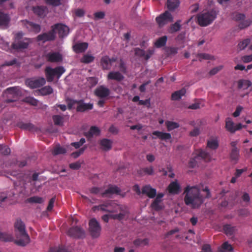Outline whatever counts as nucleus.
<instances>
[{
	"label": "nucleus",
	"mask_w": 252,
	"mask_h": 252,
	"mask_svg": "<svg viewBox=\"0 0 252 252\" xmlns=\"http://www.w3.org/2000/svg\"><path fill=\"white\" fill-rule=\"evenodd\" d=\"M202 190L206 192L205 196L201 193L199 186H187L183 193L185 195L184 200L186 205L192 209L199 208L203 203L205 199L210 198L211 196L208 187H206Z\"/></svg>",
	"instance_id": "f257e3e1"
},
{
	"label": "nucleus",
	"mask_w": 252,
	"mask_h": 252,
	"mask_svg": "<svg viewBox=\"0 0 252 252\" xmlns=\"http://www.w3.org/2000/svg\"><path fill=\"white\" fill-rule=\"evenodd\" d=\"M15 232L17 240L14 243L18 246H25L30 242V238L26 231V226L21 219H17L14 223Z\"/></svg>",
	"instance_id": "f03ea898"
},
{
	"label": "nucleus",
	"mask_w": 252,
	"mask_h": 252,
	"mask_svg": "<svg viewBox=\"0 0 252 252\" xmlns=\"http://www.w3.org/2000/svg\"><path fill=\"white\" fill-rule=\"evenodd\" d=\"M217 15L218 12L214 9L204 10L197 15L198 24L201 27H206L213 23Z\"/></svg>",
	"instance_id": "7ed1b4c3"
},
{
	"label": "nucleus",
	"mask_w": 252,
	"mask_h": 252,
	"mask_svg": "<svg viewBox=\"0 0 252 252\" xmlns=\"http://www.w3.org/2000/svg\"><path fill=\"white\" fill-rule=\"evenodd\" d=\"M23 36L24 33L22 32H19L15 33L14 41L11 44V48L13 49L20 51L28 48L32 41L30 38H23Z\"/></svg>",
	"instance_id": "20e7f679"
},
{
	"label": "nucleus",
	"mask_w": 252,
	"mask_h": 252,
	"mask_svg": "<svg viewBox=\"0 0 252 252\" xmlns=\"http://www.w3.org/2000/svg\"><path fill=\"white\" fill-rule=\"evenodd\" d=\"M195 156L190 158L189 161V167H195L199 160L201 159H203L206 162H209L212 160L210 154L202 149L195 151Z\"/></svg>",
	"instance_id": "39448f33"
},
{
	"label": "nucleus",
	"mask_w": 252,
	"mask_h": 252,
	"mask_svg": "<svg viewBox=\"0 0 252 252\" xmlns=\"http://www.w3.org/2000/svg\"><path fill=\"white\" fill-rule=\"evenodd\" d=\"M89 231L93 238H97L100 235L101 226L96 219L93 218L89 220Z\"/></svg>",
	"instance_id": "423d86ee"
},
{
	"label": "nucleus",
	"mask_w": 252,
	"mask_h": 252,
	"mask_svg": "<svg viewBox=\"0 0 252 252\" xmlns=\"http://www.w3.org/2000/svg\"><path fill=\"white\" fill-rule=\"evenodd\" d=\"M51 28H53L55 34L56 32H58L60 38H63L66 36L69 32V28L61 23L56 24L53 25Z\"/></svg>",
	"instance_id": "0eeeda50"
},
{
	"label": "nucleus",
	"mask_w": 252,
	"mask_h": 252,
	"mask_svg": "<svg viewBox=\"0 0 252 252\" xmlns=\"http://www.w3.org/2000/svg\"><path fill=\"white\" fill-rule=\"evenodd\" d=\"M156 20L158 26L162 27L168 22H173V18L170 12L166 11L159 16H158Z\"/></svg>",
	"instance_id": "6e6552de"
},
{
	"label": "nucleus",
	"mask_w": 252,
	"mask_h": 252,
	"mask_svg": "<svg viewBox=\"0 0 252 252\" xmlns=\"http://www.w3.org/2000/svg\"><path fill=\"white\" fill-rule=\"evenodd\" d=\"M67 235L72 238L83 239L85 237V231L80 227L73 226L67 231Z\"/></svg>",
	"instance_id": "1a4fd4ad"
},
{
	"label": "nucleus",
	"mask_w": 252,
	"mask_h": 252,
	"mask_svg": "<svg viewBox=\"0 0 252 252\" xmlns=\"http://www.w3.org/2000/svg\"><path fill=\"white\" fill-rule=\"evenodd\" d=\"M26 84L31 89L39 88L43 86L46 81L43 77H39L38 78H29L26 80Z\"/></svg>",
	"instance_id": "9d476101"
},
{
	"label": "nucleus",
	"mask_w": 252,
	"mask_h": 252,
	"mask_svg": "<svg viewBox=\"0 0 252 252\" xmlns=\"http://www.w3.org/2000/svg\"><path fill=\"white\" fill-rule=\"evenodd\" d=\"M73 103L77 104L76 111L79 112H84L87 111L91 110L93 108V104L91 103H85L82 99L73 100Z\"/></svg>",
	"instance_id": "9b49d317"
},
{
	"label": "nucleus",
	"mask_w": 252,
	"mask_h": 252,
	"mask_svg": "<svg viewBox=\"0 0 252 252\" xmlns=\"http://www.w3.org/2000/svg\"><path fill=\"white\" fill-rule=\"evenodd\" d=\"M55 38L56 35L53 28H51V30L49 32L40 34L37 37V39L38 41H41L43 42L49 41H53L55 40Z\"/></svg>",
	"instance_id": "f8f14e48"
},
{
	"label": "nucleus",
	"mask_w": 252,
	"mask_h": 252,
	"mask_svg": "<svg viewBox=\"0 0 252 252\" xmlns=\"http://www.w3.org/2000/svg\"><path fill=\"white\" fill-rule=\"evenodd\" d=\"M116 61V58H110L108 56H105L101 59L100 64L103 70H109L111 69L112 64Z\"/></svg>",
	"instance_id": "ddd939ff"
},
{
	"label": "nucleus",
	"mask_w": 252,
	"mask_h": 252,
	"mask_svg": "<svg viewBox=\"0 0 252 252\" xmlns=\"http://www.w3.org/2000/svg\"><path fill=\"white\" fill-rule=\"evenodd\" d=\"M135 55L140 58H143L146 61L148 60L154 54L153 50H148L145 52L144 50L139 48L134 49Z\"/></svg>",
	"instance_id": "4468645a"
},
{
	"label": "nucleus",
	"mask_w": 252,
	"mask_h": 252,
	"mask_svg": "<svg viewBox=\"0 0 252 252\" xmlns=\"http://www.w3.org/2000/svg\"><path fill=\"white\" fill-rule=\"evenodd\" d=\"M45 57L46 60L51 63H59L63 60L62 55L59 52H49Z\"/></svg>",
	"instance_id": "2eb2a0df"
},
{
	"label": "nucleus",
	"mask_w": 252,
	"mask_h": 252,
	"mask_svg": "<svg viewBox=\"0 0 252 252\" xmlns=\"http://www.w3.org/2000/svg\"><path fill=\"white\" fill-rule=\"evenodd\" d=\"M94 94L96 96H98L100 98H103L107 97L110 94V90L105 87V86L101 85L98 87L94 91Z\"/></svg>",
	"instance_id": "dca6fc26"
},
{
	"label": "nucleus",
	"mask_w": 252,
	"mask_h": 252,
	"mask_svg": "<svg viewBox=\"0 0 252 252\" xmlns=\"http://www.w3.org/2000/svg\"><path fill=\"white\" fill-rule=\"evenodd\" d=\"M121 192V189L117 186H111L105 190L102 189L101 192V197H109L111 195L114 194H119Z\"/></svg>",
	"instance_id": "f3484780"
},
{
	"label": "nucleus",
	"mask_w": 252,
	"mask_h": 252,
	"mask_svg": "<svg viewBox=\"0 0 252 252\" xmlns=\"http://www.w3.org/2000/svg\"><path fill=\"white\" fill-rule=\"evenodd\" d=\"M141 192L147 195L149 198H153L156 195L157 190L155 189L152 188L150 185H147L142 187Z\"/></svg>",
	"instance_id": "a211bd4d"
},
{
	"label": "nucleus",
	"mask_w": 252,
	"mask_h": 252,
	"mask_svg": "<svg viewBox=\"0 0 252 252\" xmlns=\"http://www.w3.org/2000/svg\"><path fill=\"white\" fill-rule=\"evenodd\" d=\"M16 126L25 130L34 131L37 130V127L31 123H25L22 121H19L17 123Z\"/></svg>",
	"instance_id": "6ab92c4d"
},
{
	"label": "nucleus",
	"mask_w": 252,
	"mask_h": 252,
	"mask_svg": "<svg viewBox=\"0 0 252 252\" xmlns=\"http://www.w3.org/2000/svg\"><path fill=\"white\" fill-rule=\"evenodd\" d=\"M10 18L8 14L0 11V27L6 29L8 27Z\"/></svg>",
	"instance_id": "aec40b11"
},
{
	"label": "nucleus",
	"mask_w": 252,
	"mask_h": 252,
	"mask_svg": "<svg viewBox=\"0 0 252 252\" xmlns=\"http://www.w3.org/2000/svg\"><path fill=\"white\" fill-rule=\"evenodd\" d=\"M124 78L123 75L119 71H111L107 75L108 80H115L118 82L122 81Z\"/></svg>",
	"instance_id": "412c9836"
},
{
	"label": "nucleus",
	"mask_w": 252,
	"mask_h": 252,
	"mask_svg": "<svg viewBox=\"0 0 252 252\" xmlns=\"http://www.w3.org/2000/svg\"><path fill=\"white\" fill-rule=\"evenodd\" d=\"M180 189V186L177 181L171 182L167 188L168 192L171 194H178Z\"/></svg>",
	"instance_id": "4be33fe9"
},
{
	"label": "nucleus",
	"mask_w": 252,
	"mask_h": 252,
	"mask_svg": "<svg viewBox=\"0 0 252 252\" xmlns=\"http://www.w3.org/2000/svg\"><path fill=\"white\" fill-rule=\"evenodd\" d=\"M26 28L29 31L38 33L41 30L40 26L39 24L32 22L27 21L25 24Z\"/></svg>",
	"instance_id": "5701e85b"
},
{
	"label": "nucleus",
	"mask_w": 252,
	"mask_h": 252,
	"mask_svg": "<svg viewBox=\"0 0 252 252\" xmlns=\"http://www.w3.org/2000/svg\"><path fill=\"white\" fill-rule=\"evenodd\" d=\"M100 133L99 128L96 126H92L89 130L86 132L85 135L88 138H91L94 136H98Z\"/></svg>",
	"instance_id": "b1692460"
},
{
	"label": "nucleus",
	"mask_w": 252,
	"mask_h": 252,
	"mask_svg": "<svg viewBox=\"0 0 252 252\" xmlns=\"http://www.w3.org/2000/svg\"><path fill=\"white\" fill-rule=\"evenodd\" d=\"M88 44L86 42L76 43L73 46V50L76 53H83L88 48Z\"/></svg>",
	"instance_id": "393cba45"
},
{
	"label": "nucleus",
	"mask_w": 252,
	"mask_h": 252,
	"mask_svg": "<svg viewBox=\"0 0 252 252\" xmlns=\"http://www.w3.org/2000/svg\"><path fill=\"white\" fill-rule=\"evenodd\" d=\"M112 141L108 139L103 138L100 141V145L104 151H109L112 148Z\"/></svg>",
	"instance_id": "a878e982"
},
{
	"label": "nucleus",
	"mask_w": 252,
	"mask_h": 252,
	"mask_svg": "<svg viewBox=\"0 0 252 252\" xmlns=\"http://www.w3.org/2000/svg\"><path fill=\"white\" fill-rule=\"evenodd\" d=\"M152 134L157 136L161 140H166L171 138V135L169 133L163 132L159 131H154Z\"/></svg>",
	"instance_id": "bb28decb"
},
{
	"label": "nucleus",
	"mask_w": 252,
	"mask_h": 252,
	"mask_svg": "<svg viewBox=\"0 0 252 252\" xmlns=\"http://www.w3.org/2000/svg\"><path fill=\"white\" fill-rule=\"evenodd\" d=\"M186 93V90L185 88L175 91L171 95V99L172 100H178L185 94Z\"/></svg>",
	"instance_id": "cd10ccee"
},
{
	"label": "nucleus",
	"mask_w": 252,
	"mask_h": 252,
	"mask_svg": "<svg viewBox=\"0 0 252 252\" xmlns=\"http://www.w3.org/2000/svg\"><path fill=\"white\" fill-rule=\"evenodd\" d=\"M33 12L40 18L46 16V8L43 6H36L33 8Z\"/></svg>",
	"instance_id": "c85d7f7f"
},
{
	"label": "nucleus",
	"mask_w": 252,
	"mask_h": 252,
	"mask_svg": "<svg viewBox=\"0 0 252 252\" xmlns=\"http://www.w3.org/2000/svg\"><path fill=\"white\" fill-rule=\"evenodd\" d=\"M251 85V82L248 80H240L238 82V88L239 89L248 90Z\"/></svg>",
	"instance_id": "c756f323"
},
{
	"label": "nucleus",
	"mask_w": 252,
	"mask_h": 252,
	"mask_svg": "<svg viewBox=\"0 0 252 252\" xmlns=\"http://www.w3.org/2000/svg\"><path fill=\"white\" fill-rule=\"evenodd\" d=\"M14 240V238L11 234L2 232L0 231V241L2 242H12Z\"/></svg>",
	"instance_id": "7c9ffc66"
},
{
	"label": "nucleus",
	"mask_w": 252,
	"mask_h": 252,
	"mask_svg": "<svg viewBox=\"0 0 252 252\" xmlns=\"http://www.w3.org/2000/svg\"><path fill=\"white\" fill-rule=\"evenodd\" d=\"M235 126L232 119L227 118L225 120V128L231 133L235 132Z\"/></svg>",
	"instance_id": "2f4dec72"
},
{
	"label": "nucleus",
	"mask_w": 252,
	"mask_h": 252,
	"mask_svg": "<svg viewBox=\"0 0 252 252\" xmlns=\"http://www.w3.org/2000/svg\"><path fill=\"white\" fill-rule=\"evenodd\" d=\"M45 74L48 82H52L54 79L53 68L50 66H47L45 69Z\"/></svg>",
	"instance_id": "473e14b6"
},
{
	"label": "nucleus",
	"mask_w": 252,
	"mask_h": 252,
	"mask_svg": "<svg viewBox=\"0 0 252 252\" xmlns=\"http://www.w3.org/2000/svg\"><path fill=\"white\" fill-rule=\"evenodd\" d=\"M219 145V141L217 138H212L207 141V147L209 149L216 150Z\"/></svg>",
	"instance_id": "72a5a7b5"
},
{
	"label": "nucleus",
	"mask_w": 252,
	"mask_h": 252,
	"mask_svg": "<svg viewBox=\"0 0 252 252\" xmlns=\"http://www.w3.org/2000/svg\"><path fill=\"white\" fill-rule=\"evenodd\" d=\"M154 169L152 166L143 168L138 171V173L141 176L144 175H152L154 174Z\"/></svg>",
	"instance_id": "f704fd0d"
},
{
	"label": "nucleus",
	"mask_w": 252,
	"mask_h": 252,
	"mask_svg": "<svg viewBox=\"0 0 252 252\" xmlns=\"http://www.w3.org/2000/svg\"><path fill=\"white\" fill-rule=\"evenodd\" d=\"M181 22V20H178L174 24L171 25L168 30L169 32L170 33H173L179 31L181 28V25H180Z\"/></svg>",
	"instance_id": "c9c22d12"
},
{
	"label": "nucleus",
	"mask_w": 252,
	"mask_h": 252,
	"mask_svg": "<svg viewBox=\"0 0 252 252\" xmlns=\"http://www.w3.org/2000/svg\"><path fill=\"white\" fill-rule=\"evenodd\" d=\"M38 91L42 95H47L53 93V89L50 86H46L41 88Z\"/></svg>",
	"instance_id": "e433bc0d"
},
{
	"label": "nucleus",
	"mask_w": 252,
	"mask_h": 252,
	"mask_svg": "<svg viewBox=\"0 0 252 252\" xmlns=\"http://www.w3.org/2000/svg\"><path fill=\"white\" fill-rule=\"evenodd\" d=\"M52 119L54 125L56 126H62L63 125V117L59 115H55L52 116Z\"/></svg>",
	"instance_id": "4c0bfd02"
},
{
	"label": "nucleus",
	"mask_w": 252,
	"mask_h": 252,
	"mask_svg": "<svg viewBox=\"0 0 252 252\" xmlns=\"http://www.w3.org/2000/svg\"><path fill=\"white\" fill-rule=\"evenodd\" d=\"M180 4L178 0H167V5L170 10H173L177 8Z\"/></svg>",
	"instance_id": "58836bf2"
},
{
	"label": "nucleus",
	"mask_w": 252,
	"mask_h": 252,
	"mask_svg": "<svg viewBox=\"0 0 252 252\" xmlns=\"http://www.w3.org/2000/svg\"><path fill=\"white\" fill-rule=\"evenodd\" d=\"M167 40V37L166 35L159 37L157 39L155 43V45L157 48H160L165 45Z\"/></svg>",
	"instance_id": "ea45409f"
},
{
	"label": "nucleus",
	"mask_w": 252,
	"mask_h": 252,
	"mask_svg": "<svg viewBox=\"0 0 252 252\" xmlns=\"http://www.w3.org/2000/svg\"><path fill=\"white\" fill-rule=\"evenodd\" d=\"M223 230L227 236H232L235 230V227L230 224H225L223 226Z\"/></svg>",
	"instance_id": "a19ab883"
},
{
	"label": "nucleus",
	"mask_w": 252,
	"mask_h": 252,
	"mask_svg": "<svg viewBox=\"0 0 252 252\" xmlns=\"http://www.w3.org/2000/svg\"><path fill=\"white\" fill-rule=\"evenodd\" d=\"M239 158V150L238 148L232 149L230 153V158L235 163L237 162Z\"/></svg>",
	"instance_id": "79ce46f5"
},
{
	"label": "nucleus",
	"mask_w": 252,
	"mask_h": 252,
	"mask_svg": "<svg viewBox=\"0 0 252 252\" xmlns=\"http://www.w3.org/2000/svg\"><path fill=\"white\" fill-rule=\"evenodd\" d=\"M54 77L57 76L59 78L61 75L65 72V69L63 66H59L53 68Z\"/></svg>",
	"instance_id": "37998d69"
},
{
	"label": "nucleus",
	"mask_w": 252,
	"mask_h": 252,
	"mask_svg": "<svg viewBox=\"0 0 252 252\" xmlns=\"http://www.w3.org/2000/svg\"><path fill=\"white\" fill-rule=\"evenodd\" d=\"M233 250L232 246L229 244L227 242H225L222 245L219 252H232Z\"/></svg>",
	"instance_id": "c03bdc74"
},
{
	"label": "nucleus",
	"mask_w": 252,
	"mask_h": 252,
	"mask_svg": "<svg viewBox=\"0 0 252 252\" xmlns=\"http://www.w3.org/2000/svg\"><path fill=\"white\" fill-rule=\"evenodd\" d=\"M109 205H110V203L107 202L103 204L94 206V210L97 209L98 210H100L104 212H112V211L107 209V208H108Z\"/></svg>",
	"instance_id": "a18cd8bd"
},
{
	"label": "nucleus",
	"mask_w": 252,
	"mask_h": 252,
	"mask_svg": "<svg viewBox=\"0 0 252 252\" xmlns=\"http://www.w3.org/2000/svg\"><path fill=\"white\" fill-rule=\"evenodd\" d=\"M94 57L91 55L85 54L81 59V63H89L94 61Z\"/></svg>",
	"instance_id": "49530a36"
},
{
	"label": "nucleus",
	"mask_w": 252,
	"mask_h": 252,
	"mask_svg": "<svg viewBox=\"0 0 252 252\" xmlns=\"http://www.w3.org/2000/svg\"><path fill=\"white\" fill-rule=\"evenodd\" d=\"M27 201L31 203H39L41 204L43 202V199L39 196H34L28 198Z\"/></svg>",
	"instance_id": "de8ad7c7"
},
{
	"label": "nucleus",
	"mask_w": 252,
	"mask_h": 252,
	"mask_svg": "<svg viewBox=\"0 0 252 252\" xmlns=\"http://www.w3.org/2000/svg\"><path fill=\"white\" fill-rule=\"evenodd\" d=\"M251 40L249 38H247L241 41L238 44V49L239 50H243L245 49L247 46L250 43Z\"/></svg>",
	"instance_id": "09e8293b"
},
{
	"label": "nucleus",
	"mask_w": 252,
	"mask_h": 252,
	"mask_svg": "<svg viewBox=\"0 0 252 252\" xmlns=\"http://www.w3.org/2000/svg\"><path fill=\"white\" fill-rule=\"evenodd\" d=\"M66 151L65 150V148L62 147H61L60 146H57L56 147L53 152H52V154L54 155H60V154H65L66 153Z\"/></svg>",
	"instance_id": "8fccbe9b"
},
{
	"label": "nucleus",
	"mask_w": 252,
	"mask_h": 252,
	"mask_svg": "<svg viewBox=\"0 0 252 252\" xmlns=\"http://www.w3.org/2000/svg\"><path fill=\"white\" fill-rule=\"evenodd\" d=\"M252 21L250 19L242 20L240 21L238 25V27L240 29H244L248 27L251 23Z\"/></svg>",
	"instance_id": "3c124183"
},
{
	"label": "nucleus",
	"mask_w": 252,
	"mask_h": 252,
	"mask_svg": "<svg viewBox=\"0 0 252 252\" xmlns=\"http://www.w3.org/2000/svg\"><path fill=\"white\" fill-rule=\"evenodd\" d=\"M24 102L30 104L33 106H37L38 104V100L33 97H27L24 100Z\"/></svg>",
	"instance_id": "603ef678"
},
{
	"label": "nucleus",
	"mask_w": 252,
	"mask_h": 252,
	"mask_svg": "<svg viewBox=\"0 0 252 252\" xmlns=\"http://www.w3.org/2000/svg\"><path fill=\"white\" fill-rule=\"evenodd\" d=\"M102 188L99 187H93L89 189V191L91 193L94 194H100L101 196V192H102Z\"/></svg>",
	"instance_id": "864d4df0"
},
{
	"label": "nucleus",
	"mask_w": 252,
	"mask_h": 252,
	"mask_svg": "<svg viewBox=\"0 0 252 252\" xmlns=\"http://www.w3.org/2000/svg\"><path fill=\"white\" fill-rule=\"evenodd\" d=\"M166 125L168 130H172L179 126V125L178 123L173 122L167 121L166 122Z\"/></svg>",
	"instance_id": "5fc2aeb1"
},
{
	"label": "nucleus",
	"mask_w": 252,
	"mask_h": 252,
	"mask_svg": "<svg viewBox=\"0 0 252 252\" xmlns=\"http://www.w3.org/2000/svg\"><path fill=\"white\" fill-rule=\"evenodd\" d=\"M126 213L125 212L120 213L118 214L110 215V218L114 220H123L126 216Z\"/></svg>",
	"instance_id": "6e6d98bb"
},
{
	"label": "nucleus",
	"mask_w": 252,
	"mask_h": 252,
	"mask_svg": "<svg viewBox=\"0 0 252 252\" xmlns=\"http://www.w3.org/2000/svg\"><path fill=\"white\" fill-rule=\"evenodd\" d=\"M10 148L5 145H0V152L4 155H8L10 153Z\"/></svg>",
	"instance_id": "4d7b16f0"
},
{
	"label": "nucleus",
	"mask_w": 252,
	"mask_h": 252,
	"mask_svg": "<svg viewBox=\"0 0 252 252\" xmlns=\"http://www.w3.org/2000/svg\"><path fill=\"white\" fill-rule=\"evenodd\" d=\"M160 202L154 200L151 204L152 208L156 211H159L161 210L162 208L161 205L160 204Z\"/></svg>",
	"instance_id": "13d9d810"
},
{
	"label": "nucleus",
	"mask_w": 252,
	"mask_h": 252,
	"mask_svg": "<svg viewBox=\"0 0 252 252\" xmlns=\"http://www.w3.org/2000/svg\"><path fill=\"white\" fill-rule=\"evenodd\" d=\"M246 16L244 14L236 13L234 14L233 18L236 21H241L245 19Z\"/></svg>",
	"instance_id": "bf43d9fd"
},
{
	"label": "nucleus",
	"mask_w": 252,
	"mask_h": 252,
	"mask_svg": "<svg viewBox=\"0 0 252 252\" xmlns=\"http://www.w3.org/2000/svg\"><path fill=\"white\" fill-rule=\"evenodd\" d=\"M197 57L199 58V60L201 62L202 60H210L211 56L206 53H199L197 55Z\"/></svg>",
	"instance_id": "052dcab7"
},
{
	"label": "nucleus",
	"mask_w": 252,
	"mask_h": 252,
	"mask_svg": "<svg viewBox=\"0 0 252 252\" xmlns=\"http://www.w3.org/2000/svg\"><path fill=\"white\" fill-rule=\"evenodd\" d=\"M85 139L82 138L79 142L71 143V145L74 147L75 148L78 149L80 148L84 143H85Z\"/></svg>",
	"instance_id": "680f3d73"
},
{
	"label": "nucleus",
	"mask_w": 252,
	"mask_h": 252,
	"mask_svg": "<svg viewBox=\"0 0 252 252\" xmlns=\"http://www.w3.org/2000/svg\"><path fill=\"white\" fill-rule=\"evenodd\" d=\"M178 48L171 47L167 49L166 52L169 55H174L178 53Z\"/></svg>",
	"instance_id": "e2e57ef3"
},
{
	"label": "nucleus",
	"mask_w": 252,
	"mask_h": 252,
	"mask_svg": "<svg viewBox=\"0 0 252 252\" xmlns=\"http://www.w3.org/2000/svg\"><path fill=\"white\" fill-rule=\"evenodd\" d=\"M86 149V147H83L80 149L78 151H76L75 152H73L71 154V156L74 158H77L78 157H79L81 154H82L85 150Z\"/></svg>",
	"instance_id": "0e129e2a"
},
{
	"label": "nucleus",
	"mask_w": 252,
	"mask_h": 252,
	"mask_svg": "<svg viewBox=\"0 0 252 252\" xmlns=\"http://www.w3.org/2000/svg\"><path fill=\"white\" fill-rule=\"evenodd\" d=\"M46 3L53 6H59L61 4V0H44Z\"/></svg>",
	"instance_id": "69168bd1"
},
{
	"label": "nucleus",
	"mask_w": 252,
	"mask_h": 252,
	"mask_svg": "<svg viewBox=\"0 0 252 252\" xmlns=\"http://www.w3.org/2000/svg\"><path fill=\"white\" fill-rule=\"evenodd\" d=\"M88 81L89 82V84L90 85L91 87H94L95 86L98 82V79L97 78L94 77H90Z\"/></svg>",
	"instance_id": "338daca9"
},
{
	"label": "nucleus",
	"mask_w": 252,
	"mask_h": 252,
	"mask_svg": "<svg viewBox=\"0 0 252 252\" xmlns=\"http://www.w3.org/2000/svg\"><path fill=\"white\" fill-rule=\"evenodd\" d=\"M105 16V13L103 11L96 12L94 13V17L95 20L103 19Z\"/></svg>",
	"instance_id": "774afa93"
}]
</instances>
